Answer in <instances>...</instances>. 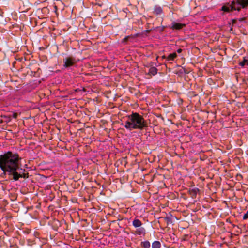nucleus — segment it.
I'll list each match as a JSON object with an SVG mask.
<instances>
[{
  "label": "nucleus",
  "instance_id": "obj_1",
  "mask_svg": "<svg viewBox=\"0 0 248 248\" xmlns=\"http://www.w3.org/2000/svg\"><path fill=\"white\" fill-rule=\"evenodd\" d=\"M18 155L8 152L0 155V168L5 173L12 175L13 179L17 181L22 177V173L25 170L20 167Z\"/></svg>",
  "mask_w": 248,
  "mask_h": 248
},
{
  "label": "nucleus",
  "instance_id": "obj_2",
  "mask_svg": "<svg viewBox=\"0 0 248 248\" xmlns=\"http://www.w3.org/2000/svg\"><path fill=\"white\" fill-rule=\"evenodd\" d=\"M124 127L131 131L134 129L142 130L147 127V123L143 116L137 112L127 115Z\"/></svg>",
  "mask_w": 248,
  "mask_h": 248
},
{
  "label": "nucleus",
  "instance_id": "obj_3",
  "mask_svg": "<svg viewBox=\"0 0 248 248\" xmlns=\"http://www.w3.org/2000/svg\"><path fill=\"white\" fill-rule=\"evenodd\" d=\"M247 5H248V0H235L231 4L223 6L221 10L226 12L233 10L239 11L241 7L244 8Z\"/></svg>",
  "mask_w": 248,
  "mask_h": 248
},
{
  "label": "nucleus",
  "instance_id": "obj_4",
  "mask_svg": "<svg viewBox=\"0 0 248 248\" xmlns=\"http://www.w3.org/2000/svg\"><path fill=\"white\" fill-rule=\"evenodd\" d=\"M76 61L74 58L66 57L63 59V66L65 68H68L73 65Z\"/></svg>",
  "mask_w": 248,
  "mask_h": 248
},
{
  "label": "nucleus",
  "instance_id": "obj_5",
  "mask_svg": "<svg viewBox=\"0 0 248 248\" xmlns=\"http://www.w3.org/2000/svg\"><path fill=\"white\" fill-rule=\"evenodd\" d=\"M154 13L157 15L159 16L163 14V8L159 5H155L154 7Z\"/></svg>",
  "mask_w": 248,
  "mask_h": 248
},
{
  "label": "nucleus",
  "instance_id": "obj_6",
  "mask_svg": "<svg viewBox=\"0 0 248 248\" xmlns=\"http://www.w3.org/2000/svg\"><path fill=\"white\" fill-rule=\"evenodd\" d=\"M185 26V24L178 23L175 22L172 23L170 28L173 30H180Z\"/></svg>",
  "mask_w": 248,
  "mask_h": 248
},
{
  "label": "nucleus",
  "instance_id": "obj_7",
  "mask_svg": "<svg viewBox=\"0 0 248 248\" xmlns=\"http://www.w3.org/2000/svg\"><path fill=\"white\" fill-rule=\"evenodd\" d=\"M135 233L137 235H144L146 233V230L144 228L140 227L136 229Z\"/></svg>",
  "mask_w": 248,
  "mask_h": 248
},
{
  "label": "nucleus",
  "instance_id": "obj_8",
  "mask_svg": "<svg viewBox=\"0 0 248 248\" xmlns=\"http://www.w3.org/2000/svg\"><path fill=\"white\" fill-rule=\"evenodd\" d=\"M189 194L192 198H195L199 190L198 188L194 187L189 189Z\"/></svg>",
  "mask_w": 248,
  "mask_h": 248
},
{
  "label": "nucleus",
  "instance_id": "obj_9",
  "mask_svg": "<svg viewBox=\"0 0 248 248\" xmlns=\"http://www.w3.org/2000/svg\"><path fill=\"white\" fill-rule=\"evenodd\" d=\"M177 54L176 53H173L170 54L168 57H166L165 56H163V59H166L167 61H173L174 59L176 57Z\"/></svg>",
  "mask_w": 248,
  "mask_h": 248
},
{
  "label": "nucleus",
  "instance_id": "obj_10",
  "mask_svg": "<svg viewBox=\"0 0 248 248\" xmlns=\"http://www.w3.org/2000/svg\"><path fill=\"white\" fill-rule=\"evenodd\" d=\"M132 225L135 228H137L141 227L142 223L139 219H134L132 221Z\"/></svg>",
  "mask_w": 248,
  "mask_h": 248
},
{
  "label": "nucleus",
  "instance_id": "obj_11",
  "mask_svg": "<svg viewBox=\"0 0 248 248\" xmlns=\"http://www.w3.org/2000/svg\"><path fill=\"white\" fill-rule=\"evenodd\" d=\"M157 73V69L155 67H151L148 71V74L150 75L154 76Z\"/></svg>",
  "mask_w": 248,
  "mask_h": 248
},
{
  "label": "nucleus",
  "instance_id": "obj_12",
  "mask_svg": "<svg viewBox=\"0 0 248 248\" xmlns=\"http://www.w3.org/2000/svg\"><path fill=\"white\" fill-rule=\"evenodd\" d=\"M161 247V243L158 241H155L152 244V248H160Z\"/></svg>",
  "mask_w": 248,
  "mask_h": 248
},
{
  "label": "nucleus",
  "instance_id": "obj_13",
  "mask_svg": "<svg viewBox=\"0 0 248 248\" xmlns=\"http://www.w3.org/2000/svg\"><path fill=\"white\" fill-rule=\"evenodd\" d=\"M141 245L144 248H149L150 247V243L148 241L142 242Z\"/></svg>",
  "mask_w": 248,
  "mask_h": 248
},
{
  "label": "nucleus",
  "instance_id": "obj_14",
  "mask_svg": "<svg viewBox=\"0 0 248 248\" xmlns=\"http://www.w3.org/2000/svg\"><path fill=\"white\" fill-rule=\"evenodd\" d=\"M246 62H247V60L244 58L243 61L239 62V65L242 67H244L246 65Z\"/></svg>",
  "mask_w": 248,
  "mask_h": 248
},
{
  "label": "nucleus",
  "instance_id": "obj_15",
  "mask_svg": "<svg viewBox=\"0 0 248 248\" xmlns=\"http://www.w3.org/2000/svg\"><path fill=\"white\" fill-rule=\"evenodd\" d=\"M247 218H248V210L247 211L246 213L244 215L243 217V219L244 220H245Z\"/></svg>",
  "mask_w": 248,
  "mask_h": 248
},
{
  "label": "nucleus",
  "instance_id": "obj_16",
  "mask_svg": "<svg viewBox=\"0 0 248 248\" xmlns=\"http://www.w3.org/2000/svg\"><path fill=\"white\" fill-rule=\"evenodd\" d=\"M157 28H160V31H163L164 30V29H165V26H162L161 27H157Z\"/></svg>",
  "mask_w": 248,
  "mask_h": 248
},
{
  "label": "nucleus",
  "instance_id": "obj_17",
  "mask_svg": "<svg viewBox=\"0 0 248 248\" xmlns=\"http://www.w3.org/2000/svg\"><path fill=\"white\" fill-rule=\"evenodd\" d=\"M177 52L178 53H180L182 52V49H178L177 50Z\"/></svg>",
  "mask_w": 248,
  "mask_h": 248
},
{
  "label": "nucleus",
  "instance_id": "obj_18",
  "mask_svg": "<svg viewBox=\"0 0 248 248\" xmlns=\"http://www.w3.org/2000/svg\"><path fill=\"white\" fill-rule=\"evenodd\" d=\"M246 65H248V61H247V62H246Z\"/></svg>",
  "mask_w": 248,
  "mask_h": 248
}]
</instances>
